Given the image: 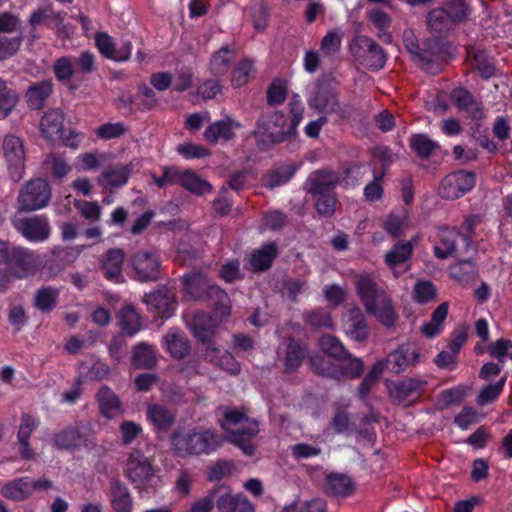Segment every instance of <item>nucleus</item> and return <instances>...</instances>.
<instances>
[{"mask_svg": "<svg viewBox=\"0 0 512 512\" xmlns=\"http://www.w3.org/2000/svg\"><path fill=\"white\" fill-rule=\"evenodd\" d=\"M223 439L213 430L175 433L172 437V447L179 457L210 454L221 447Z\"/></svg>", "mask_w": 512, "mask_h": 512, "instance_id": "obj_3", "label": "nucleus"}, {"mask_svg": "<svg viewBox=\"0 0 512 512\" xmlns=\"http://www.w3.org/2000/svg\"><path fill=\"white\" fill-rule=\"evenodd\" d=\"M148 309L163 318H169L174 310V295L167 287H161L143 297Z\"/></svg>", "mask_w": 512, "mask_h": 512, "instance_id": "obj_17", "label": "nucleus"}, {"mask_svg": "<svg viewBox=\"0 0 512 512\" xmlns=\"http://www.w3.org/2000/svg\"><path fill=\"white\" fill-rule=\"evenodd\" d=\"M253 70V63L250 60L241 61L232 74V84L235 87H242L249 81L250 74Z\"/></svg>", "mask_w": 512, "mask_h": 512, "instance_id": "obj_60", "label": "nucleus"}, {"mask_svg": "<svg viewBox=\"0 0 512 512\" xmlns=\"http://www.w3.org/2000/svg\"><path fill=\"white\" fill-rule=\"evenodd\" d=\"M384 371V365L382 363H375L371 370L367 373L363 381L360 383L357 389V395L360 399H365L372 388L378 383L381 374Z\"/></svg>", "mask_w": 512, "mask_h": 512, "instance_id": "obj_51", "label": "nucleus"}, {"mask_svg": "<svg viewBox=\"0 0 512 512\" xmlns=\"http://www.w3.org/2000/svg\"><path fill=\"white\" fill-rule=\"evenodd\" d=\"M187 324L199 341L203 343L211 341L214 335L215 322L209 314L198 312L187 321Z\"/></svg>", "mask_w": 512, "mask_h": 512, "instance_id": "obj_26", "label": "nucleus"}, {"mask_svg": "<svg viewBox=\"0 0 512 512\" xmlns=\"http://www.w3.org/2000/svg\"><path fill=\"white\" fill-rule=\"evenodd\" d=\"M52 92V81L43 80L31 86L26 94L30 107L39 109Z\"/></svg>", "mask_w": 512, "mask_h": 512, "instance_id": "obj_42", "label": "nucleus"}, {"mask_svg": "<svg viewBox=\"0 0 512 512\" xmlns=\"http://www.w3.org/2000/svg\"><path fill=\"white\" fill-rule=\"evenodd\" d=\"M215 504L218 512H254L248 500L232 496L226 488L215 490Z\"/></svg>", "mask_w": 512, "mask_h": 512, "instance_id": "obj_25", "label": "nucleus"}, {"mask_svg": "<svg viewBox=\"0 0 512 512\" xmlns=\"http://www.w3.org/2000/svg\"><path fill=\"white\" fill-rule=\"evenodd\" d=\"M426 27L431 34L430 38H436L441 41L454 30L455 25L449 18L446 10L442 7H435L428 11L426 15Z\"/></svg>", "mask_w": 512, "mask_h": 512, "instance_id": "obj_18", "label": "nucleus"}, {"mask_svg": "<svg viewBox=\"0 0 512 512\" xmlns=\"http://www.w3.org/2000/svg\"><path fill=\"white\" fill-rule=\"evenodd\" d=\"M185 294L192 300L206 298L211 282L202 273L187 275L183 280Z\"/></svg>", "mask_w": 512, "mask_h": 512, "instance_id": "obj_33", "label": "nucleus"}, {"mask_svg": "<svg viewBox=\"0 0 512 512\" xmlns=\"http://www.w3.org/2000/svg\"><path fill=\"white\" fill-rule=\"evenodd\" d=\"M450 276L462 285L473 283L477 279L476 265L470 260H459L449 268Z\"/></svg>", "mask_w": 512, "mask_h": 512, "instance_id": "obj_37", "label": "nucleus"}, {"mask_svg": "<svg viewBox=\"0 0 512 512\" xmlns=\"http://www.w3.org/2000/svg\"><path fill=\"white\" fill-rule=\"evenodd\" d=\"M15 228L22 233V235L32 242H43L48 239L50 235L49 221L44 216H31L26 218L13 220Z\"/></svg>", "mask_w": 512, "mask_h": 512, "instance_id": "obj_11", "label": "nucleus"}, {"mask_svg": "<svg viewBox=\"0 0 512 512\" xmlns=\"http://www.w3.org/2000/svg\"><path fill=\"white\" fill-rule=\"evenodd\" d=\"M100 412L112 419L121 413V404L116 394L108 387L102 386L97 393Z\"/></svg>", "mask_w": 512, "mask_h": 512, "instance_id": "obj_34", "label": "nucleus"}, {"mask_svg": "<svg viewBox=\"0 0 512 512\" xmlns=\"http://www.w3.org/2000/svg\"><path fill=\"white\" fill-rule=\"evenodd\" d=\"M51 198V189L46 180H29L19 191L17 205L20 211H35L46 207Z\"/></svg>", "mask_w": 512, "mask_h": 512, "instance_id": "obj_5", "label": "nucleus"}, {"mask_svg": "<svg viewBox=\"0 0 512 512\" xmlns=\"http://www.w3.org/2000/svg\"><path fill=\"white\" fill-rule=\"evenodd\" d=\"M420 354L416 350L409 348H399L392 351L385 361H377L382 363L384 370L387 369L393 373L399 374L411 365L418 362Z\"/></svg>", "mask_w": 512, "mask_h": 512, "instance_id": "obj_22", "label": "nucleus"}, {"mask_svg": "<svg viewBox=\"0 0 512 512\" xmlns=\"http://www.w3.org/2000/svg\"><path fill=\"white\" fill-rule=\"evenodd\" d=\"M165 350L174 359L185 358L191 350L190 343L185 333L178 328H170L163 337Z\"/></svg>", "mask_w": 512, "mask_h": 512, "instance_id": "obj_23", "label": "nucleus"}, {"mask_svg": "<svg viewBox=\"0 0 512 512\" xmlns=\"http://www.w3.org/2000/svg\"><path fill=\"white\" fill-rule=\"evenodd\" d=\"M322 114L335 115L338 118L348 119L353 114V109L350 106H342L333 91H326L322 95Z\"/></svg>", "mask_w": 512, "mask_h": 512, "instance_id": "obj_39", "label": "nucleus"}, {"mask_svg": "<svg viewBox=\"0 0 512 512\" xmlns=\"http://www.w3.org/2000/svg\"><path fill=\"white\" fill-rule=\"evenodd\" d=\"M370 314L375 315L377 320L386 327H393L398 318L389 297L378 303L376 313Z\"/></svg>", "mask_w": 512, "mask_h": 512, "instance_id": "obj_52", "label": "nucleus"}, {"mask_svg": "<svg viewBox=\"0 0 512 512\" xmlns=\"http://www.w3.org/2000/svg\"><path fill=\"white\" fill-rule=\"evenodd\" d=\"M64 115L58 109L47 111L40 122L42 135L50 141L62 138Z\"/></svg>", "mask_w": 512, "mask_h": 512, "instance_id": "obj_28", "label": "nucleus"}, {"mask_svg": "<svg viewBox=\"0 0 512 512\" xmlns=\"http://www.w3.org/2000/svg\"><path fill=\"white\" fill-rule=\"evenodd\" d=\"M475 184L474 174L459 170L447 175L441 182L439 194L442 198L455 200L470 191Z\"/></svg>", "mask_w": 512, "mask_h": 512, "instance_id": "obj_9", "label": "nucleus"}, {"mask_svg": "<svg viewBox=\"0 0 512 512\" xmlns=\"http://www.w3.org/2000/svg\"><path fill=\"white\" fill-rule=\"evenodd\" d=\"M276 255V244L267 243L251 255L250 264L254 271H264L271 266Z\"/></svg>", "mask_w": 512, "mask_h": 512, "instance_id": "obj_40", "label": "nucleus"}, {"mask_svg": "<svg viewBox=\"0 0 512 512\" xmlns=\"http://www.w3.org/2000/svg\"><path fill=\"white\" fill-rule=\"evenodd\" d=\"M363 370L362 359L353 357L336 337L322 335V376L355 379Z\"/></svg>", "mask_w": 512, "mask_h": 512, "instance_id": "obj_2", "label": "nucleus"}, {"mask_svg": "<svg viewBox=\"0 0 512 512\" xmlns=\"http://www.w3.org/2000/svg\"><path fill=\"white\" fill-rule=\"evenodd\" d=\"M306 355V348L302 347L298 342L291 339L287 346L285 366L289 370L298 368Z\"/></svg>", "mask_w": 512, "mask_h": 512, "instance_id": "obj_54", "label": "nucleus"}, {"mask_svg": "<svg viewBox=\"0 0 512 512\" xmlns=\"http://www.w3.org/2000/svg\"><path fill=\"white\" fill-rule=\"evenodd\" d=\"M413 293L418 303H427L436 298L437 290L432 282L419 280L414 285Z\"/></svg>", "mask_w": 512, "mask_h": 512, "instance_id": "obj_57", "label": "nucleus"}, {"mask_svg": "<svg viewBox=\"0 0 512 512\" xmlns=\"http://www.w3.org/2000/svg\"><path fill=\"white\" fill-rule=\"evenodd\" d=\"M442 8L446 10L454 25L466 22L471 13V7L466 0H446Z\"/></svg>", "mask_w": 512, "mask_h": 512, "instance_id": "obj_45", "label": "nucleus"}, {"mask_svg": "<svg viewBox=\"0 0 512 512\" xmlns=\"http://www.w3.org/2000/svg\"><path fill=\"white\" fill-rule=\"evenodd\" d=\"M59 290L55 287H42L38 289L34 296V306L44 313L51 312L57 304Z\"/></svg>", "mask_w": 512, "mask_h": 512, "instance_id": "obj_41", "label": "nucleus"}, {"mask_svg": "<svg viewBox=\"0 0 512 512\" xmlns=\"http://www.w3.org/2000/svg\"><path fill=\"white\" fill-rule=\"evenodd\" d=\"M303 188L306 191V201L311 199L314 207L320 211V171L316 170L312 172Z\"/></svg>", "mask_w": 512, "mask_h": 512, "instance_id": "obj_55", "label": "nucleus"}, {"mask_svg": "<svg viewBox=\"0 0 512 512\" xmlns=\"http://www.w3.org/2000/svg\"><path fill=\"white\" fill-rule=\"evenodd\" d=\"M95 43L104 57L115 61H126L132 52V44L129 41L115 48L112 38L106 33H98L95 37Z\"/></svg>", "mask_w": 512, "mask_h": 512, "instance_id": "obj_24", "label": "nucleus"}, {"mask_svg": "<svg viewBox=\"0 0 512 512\" xmlns=\"http://www.w3.org/2000/svg\"><path fill=\"white\" fill-rule=\"evenodd\" d=\"M425 381L416 378H405L388 385L389 397L396 404L414 401L423 391Z\"/></svg>", "mask_w": 512, "mask_h": 512, "instance_id": "obj_13", "label": "nucleus"}, {"mask_svg": "<svg viewBox=\"0 0 512 512\" xmlns=\"http://www.w3.org/2000/svg\"><path fill=\"white\" fill-rule=\"evenodd\" d=\"M242 124L231 116L215 121L204 131V138L207 142L216 144L220 140L230 141L235 137V130L240 129Z\"/></svg>", "mask_w": 512, "mask_h": 512, "instance_id": "obj_19", "label": "nucleus"}, {"mask_svg": "<svg viewBox=\"0 0 512 512\" xmlns=\"http://www.w3.org/2000/svg\"><path fill=\"white\" fill-rule=\"evenodd\" d=\"M234 58V52L229 46H223L218 51H216L211 58L210 61V69L211 72L215 76L224 75Z\"/></svg>", "mask_w": 512, "mask_h": 512, "instance_id": "obj_46", "label": "nucleus"}, {"mask_svg": "<svg viewBox=\"0 0 512 512\" xmlns=\"http://www.w3.org/2000/svg\"><path fill=\"white\" fill-rule=\"evenodd\" d=\"M157 363L156 347L140 342L132 349V365L137 369H151Z\"/></svg>", "mask_w": 512, "mask_h": 512, "instance_id": "obj_31", "label": "nucleus"}, {"mask_svg": "<svg viewBox=\"0 0 512 512\" xmlns=\"http://www.w3.org/2000/svg\"><path fill=\"white\" fill-rule=\"evenodd\" d=\"M342 33L338 29L329 31L322 38V52L327 55H333L338 52L341 47Z\"/></svg>", "mask_w": 512, "mask_h": 512, "instance_id": "obj_63", "label": "nucleus"}, {"mask_svg": "<svg viewBox=\"0 0 512 512\" xmlns=\"http://www.w3.org/2000/svg\"><path fill=\"white\" fill-rule=\"evenodd\" d=\"M451 98L460 108L469 111L474 119L482 118L483 112L481 108L475 102L472 94L467 90L462 88L454 89Z\"/></svg>", "mask_w": 512, "mask_h": 512, "instance_id": "obj_43", "label": "nucleus"}, {"mask_svg": "<svg viewBox=\"0 0 512 512\" xmlns=\"http://www.w3.org/2000/svg\"><path fill=\"white\" fill-rule=\"evenodd\" d=\"M205 300H207L221 316H226L229 314V297L227 293L219 286L211 283L210 287L208 288Z\"/></svg>", "mask_w": 512, "mask_h": 512, "instance_id": "obj_47", "label": "nucleus"}, {"mask_svg": "<svg viewBox=\"0 0 512 512\" xmlns=\"http://www.w3.org/2000/svg\"><path fill=\"white\" fill-rule=\"evenodd\" d=\"M345 333L353 340L363 343L369 336V327L362 310L358 306L350 307L343 314Z\"/></svg>", "mask_w": 512, "mask_h": 512, "instance_id": "obj_14", "label": "nucleus"}, {"mask_svg": "<svg viewBox=\"0 0 512 512\" xmlns=\"http://www.w3.org/2000/svg\"><path fill=\"white\" fill-rule=\"evenodd\" d=\"M448 307V302H443L433 311L431 320L425 323L421 328L425 336L432 338L438 334L441 325L447 317Z\"/></svg>", "mask_w": 512, "mask_h": 512, "instance_id": "obj_49", "label": "nucleus"}, {"mask_svg": "<svg viewBox=\"0 0 512 512\" xmlns=\"http://www.w3.org/2000/svg\"><path fill=\"white\" fill-rule=\"evenodd\" d=\"M506 382V378L502 377L494 384H488L484 386L480 391L476 398V402L480 406H484L495 401L500 393L502 392L504 385Z\"/></svg>", "mask_w": 512, "mask_h": 512, "instance_id": "obj_53", "label": "nucleus"}, {"mask_svg": "<svg viewBox=\"0 0 512 512\" xmlns=\"http://www.w3.org/2000/svg\"><path fill=\"white\" fill-rule=\"evenodd\" d=\"M9 266H19L23 272H28L31 263V256L27 250L21 248H14L8 250V256L4 260Z\"/></svg>", "mask_w": 512, "mask_h": 512, "instance_id": "obj_58", "label": "nucleus"}, {"mask_svg": "<svg viewBox=\"0 0 512 512\" xmlns=\"http://www.w3.org/2000/svg\"><path fill=\"white\" fill-rule=\"evenodd\" d=\"M356 289L368 313H376L378 303L388 297L370 277H361L356 283Z\"/></svg>", "mask_w": 512, "mask_h": 512, "instance_id": "obj_15", "label": "nucleus"}, {"mask_svg": "<svg viewBox=\"0 0 512 512\" xmlns=\"http://www.w3.org/2000/svg\"><path fill=\"white\" fill-rule=\"evenodd\" d=\"M146 417L157 433L168 432L175 422L174 411L163 404H150L146 409Z\"/></svg>", "mask_w": 512, "mask_h": 512, "instance_id": "obj_20", "label": "nucleus"}, {"mask_svg": "<svg viewBox=\"0 0 512 512\" xmlns=\"http://www.w3.org/2000/svg\"><path fill=\"white\" fill-rule=\"evenodd\" d=\"M296 170L297 167L293 164L273 167L262 176V184L269 189L284 185L294 176Z\"/></svg>", "mask_w": 512, "mask_h": 512, "instance_id": "obj_32", "label": "nucleus"}, {"mask_svg": "<svg viewBox=\"0 0 512 512\" xmlns=\"http://www.w3.org/2000/svg\"><path fill=\"white\" fill-rule=\"evenodd\" d=\"M350 51L360 64L368 69L379 70L386 63L384 50L367 36H356L350 44Z\"/></svg>", "mask_w": 512, "mask_h": 512, "instance_id": "obj_6", "label": "nucleus"}, {"mask_svg": "<svg viewBox=\"0 0 512 512\" xmlns=\"http://www.w3.org/2000/svg\"><path fill=\"white\" fill-rule=\"evenodd\" d=\"M413 244L411 241L398 242L385 256L386 264L395 269L398 265L406 262L413 253Z\"/></svg>", "mask_w": 512, "mask_h": 512, "instance_id": "obj_44", "label": "nucleus"}, {"mask_svg": "<svg viewBox=\"0 0 512 512\" xmlns=\"http://www.w3.org/2000/svg\"><path fill=\"white\" fill-rule=\"evenodd\" d=\"M459 238H462L455 229H443L440 232V243L443 247L435 246L434 253L438 259L444 260L450 256H453L456 252V242Z\"/></svg>", "mask_w": 512, "mask_h": 512, "instance_id": "obj_38", "label": "nucleus"}, {"mask_svg": "<svg viewBox=\"0 0 512 512\" xmlns=\"http://www.w3.org/2000/svg\"><path fill=\"white\" fill-rule=\"evenodd\" d=\"M125 474L135 488H142L151 480L154 470L148 458L134 450L129 454Z\"/></svg>", "mask_w": 512, "mask_h": 512, "instance_id": "obj_10", "label": "nucleus"}, {"mask_svg": "<svg viewBox=\"0 0 512 512\" xmlns=\"http://www.w3.org/2000/svg\"><path fill=\"white\" fill-rule=\"evenodd\" d=\"M119 323L122 330L129 336H133L141 328L140 316L130 305L124 306L120 310Z\"/></svg>", "mask_w": 512, "mask_h": 512, "instance_id": "obj_48", "label": "nucleus"}, {"mask_svg": "<svg viewBox=\"0 0 512 512\" xmlns=\"http://www.w3.org/2000/svg\"><path fill=\"white\" fill-rule=\"evenodd\" d=\"M224 420L223 428L227 431V441L239 447L245 455H253L255 446L251 439L259 431L258 423L248 419L239 410L230 408L225 409Z\"/></svg>", "mask_w": 512, "mask_h": 512, "instance_id": "obj_4", "label": "nucleus"}, {"mask_svg": "<svg viewBox=\"0 0 512 512\" xmlns=\"http://www.w3.org/2000/svg\"><path fill=\"white\" fill-rule=\"evenodd\" d=\"M410 146L415 153L423 159H428L435 149H437L438 143L433 141L429 136L425 134H415L410 138Z\"/></svg>", "mask_w": 512, "mask_h": 512, "instance_id": "obj_50", "label": "nucleus"}, {"mask_svg": "<svg viewBox=\"0 0 512 512\" xmlns=\"http://www.w3.org/2000/svg\"><path fill=\"white\" fill-rule=\"evenodd\" d=\"M287 97L286 85L280 80H274L267 91V103L270 106L282 104Z\"/></svg>", "mask_w": 512, "mask_h": 512, "instance_id": "obj_61", "label": "nucleus"}, {"mask_svg": "<svg viewBox=\"0 0 512 512\" xmlns=\"http://www.w3.org/2000/svg\"><path fill=\"white\" fill-rule=\"evenodd\" d=\"M121 442L131 444L142 432V426L134 421H123L119 426Z\"/></svg>", "mask_w": 512, "mask_h": 512, "instance_id": "obj_59", "label": "nucleus"}, {"mask_svg": "<svg viewBox=\"0 0 512 512\" xmlns=\"http://www.w3.org/2000/svg\"><path fill=\"white\" fill-rule=\"evenodd\" d=\"M177 185L182 186L191 193L204 195L212 190L209 182L203 180L200 176L190 170H180L177 168Z\"/></svg>", "mask_w": 512, "mask_h": 512, "instance_id": "obj_30", "label": "nucleus"}, {"mask_svg": "<svg viewBox=\"0 0 512 512\" xmlns=\"http://www.w3.org/2000/svg\"><path fill=\"white\" fill-rule=\"evenodd\" d=\"M5 498L12 501H23L31 496L29 490V477H20L6 482L0 490Z\"/></svg>", "mask_w": 512, "mask_h": 512, "instance_id": "obj_36", "label": "nucleus"}, {"mask_svg": "<svg viewBox=\"0 0 512 512\" xmlns=\"http://www.w3.org/2000/svg\"><path fill=\"white\" fill-rule=\"evenodd\" d=\"M53 70L59 81L67 82L74 74L73 62L69 57H61L55 61Z\"/></svg>", "mask_w": 512, "mask_h": 512, "instance_id": "obj_62", "label": "nucleus"}, {"mask_svg": "<svg viewBox=\"0 0 512 512\" xmlns=\"http://www.w3.org/2000/svg\"><path fill=\"white\" fill-rule=\"evenodd\" d=\"M356 485L354 480L345 473H329L325 477L324 492L335 498H345L354 493Z\"/></svg>", "mask_w": 512, "mask_h": 512, "instance_id": "obj_21", "label": "nucleus"}, {"mask_svg": "<svg viewBox=\"0 0 512 512\" xmlns=\"http://www.w3.org/2000/svg\"><path fill=\"white\" fill-rule=\"evenodd\" d=\"M291 122L285 130L286 116L280 111L264 112L257 120L253 131L259 145L267 147L284 142L288 137L294 136L298 125L303 119L304 107L298 94H294L289 101Z\"/></svg>", "mask_w": 512, "mask_h": 512, "instance_id": "obj_1", "label": "nucleus"}, {"mask_svg": "<svg viewBox=\"0 0 512 512\" xmlns=\"http://www.w3.org/2000/svg\"><path fill=\"white\" fill-rule=\"evenodd\" d=\"M55 447L64 450H75L83 445H86V439L78 429L67 427L64 430L56 433L53 437Z\"/></svg>", "mask_w": 512, "mask_h": 512, "instance_id": "obj_35", "label": "nucleus"}, {"mask_svg": "<svg viewBox=\"0 0 512 512\" xmlns=\"http://www.w3.org/2000/svg\"><path fill=\"white\" fill-rule=\"evenodd\" d=\"M2 149L10 177L14 182H19L23 178L25 171V147L23 140L14 134H8L3 139Z\"/></svg>", "mask_w": 512, "mask_h": 512, "instance_id": "obj_7", "label": "nucleus"}, {"mask_svg": "<svg viewBox=\"0 0 512 512\" xmlns=\"http://www.w3.org/2000/svg\"><path fill=\"white\" fill-rule=\"evenodd\" d=\"M468 56L473 57L476 68L484 78H490L495 73V66L484 50H470Z\"/></svg>", "mask_w": 512, "mask_h": 512, "instance_id": "obj_56", "label": "nucleus"}, {"mask_svg": "<svg viewBox=\"0 0 512 512\" xmlns=\"http://www.w3.org/2000/svg\"><path fill=\"white\" fill-rule=\"evenodd\" d=\"M82 217L90 222H96L101 217V207L96 202L78 201L75 204Z\"/></svg>", "mask_w": 512, "mask_h": 512, "instance_id": "obj_64", "label": "nucleus"}, {"mask_svg": "<svg viewBox=\"0 0 512 512\" xmlns=\"http://www.w3.org/2000/svg\"><path fill=\"white\" fill-rule=\"evenodd\" d=\"M131 174V165L117 164L105 168L98 177V183L104 188H118L125 185Z\"/></svg>", "mask_w": 512, "mask_h": 512, "instance_id": "obj_27", "label": "nucleus"}, {"mask_svg": "<svg viewBox=\"0 0 512 512\" xmlns=\"http://www.w3.org/2000/svg\"><path fill=\"white\" fill-rule=\"evenodd\" d=\"M110 502L116 512H131L132 510V496L127 486L118 479H113L110 482Z\"/></svg>", "mask_w": 512, "mask_h": 512, "instance_id": "obj_29", "label": "nucleus"}, {"mask_svg": "<svg viewBox=\"0 0 512 512\" xmlns=\"http://www.w3.org/2000/svg\"><path fill=\"white\" fill-rule=\"evenodd\" d=\"M442 51V42L436 38L428 37L421 44L419 43L417 51L412 53L411 57L423 70L436 73L438 67H435V62L440 58Z\"/></svg>", "mask_w": 512, "mask_h": 512, "instance_id": "obj_12", "label": "nucleus"}, {"mask_svg": "<svg viewBox=\"0 0 512 512\" xmlns=\"http://www.w3.org/2000/svg\"><path fill=\"white\" fill-rule=\"evenodd\" d=\"M124 257V251L120 248L109 249L101 255L100 271L105 279L115 283L123 281L122 267Z\"/></svg>", "mask_w": 512, "mask_h": 512, "instance_id": "obj_16", "label": "nucleus"}, {"mask_svg": "<svg viewBox=\"0 0 512 512\" xmlns=\"http://www.w3.org/2000/svg\"><path fill=\"white\" fill-rule=\"evenodd\" d=\"M135 278L140 282L156 281L160 278L161 261L157 251L139 250L130 259Z\"/></svg>", "mask_w": 512, "mask_h": 512, "instance_id": "obj_8", "label": "nucleus"}]
</instances>
